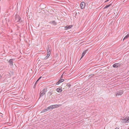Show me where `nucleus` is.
Returning a JSON list of instances; mask_svg holds the SVG:
<instances>
[{
    "mask_svg": "<svg viewBox=\"0 0 129 129\" xmlns=\"http://www.w3.org/2000/svg\"><path fill=\"white\" fill-rule=\"evenodd\" d=\"M42 77H40L37 80V81L35 82V84H36L37 83V82Z\"/></svg>",
    "mask_w": 129,
    "mask_h": 129,
    "instance_id": "nucleus-20",
    "label": "nucleus"
},
{
    "mask_svg": "<svg viewBox=\"0 0 129 129\" xmlns=\"http://www.w3.org/2000/svg\"><path fill=\"white\" fill-rule=\"evenodd\" d=\"M36 84H35V83L34 86V88H35V87H36Z\"/></svg>",
    "mask_w": 129,
    "mask_h": 129,
    "instance_id": "nucleus-28",
    "label": "nucleus"
},
{
    "mask_svg": "<svg viewBox=\"0 0 129 129\" xmlns=\"http://www.w3.org/2000/svg\"><path fill=\"white\" fill-rule=\"evenodd\" d=\"M14 59H10L8 61L9 64L11 66H13V61Z\"/></svg>",
    "mask_w": 129,
    "mask_h": 129,
    "instance_id": "nucleus-4",
    "label": "nucleus"
},
{
    "mask_svg": "<svg viewBox=\"0 0 129 129\" xmlns=\"http://www.w3.org/2000/svg\"><path fill=\"white\" fill-rule=\"evenodd\" d=\"M42 77H40L37 80V81L35 82V84H36L37 83V82Z\"/></svg>",
    "mask_w": 129,
    "mask_h": 129,
    "instance_id": "nucleus-18",
    "label": "nucleus"
},
{
    "mask_svg": "<svg viewBox=\"0 0 129 129\" xmlns=\"http://www.w3.org/2000/svg\"><path fill=\"white\" fill-rule=\"evenodd\" d=\"M51 52H47V55L50 56L51 54Z\"/></svg>",
    "mask_w": 129,
    "mask_h": 129,
    "instance_id": "nucleus-23",
    "label": "nucleus"
},
{
    "mask_svg": "<svg viewBox=\"0 0 129 129\" xmlns=\"http://www.w3.org/2000/svg\"><path fill=\"white\" fill-rule=\"evenodd\" d=\"M2 78V76L0 75V79H1Z\"/></svg>",
    "mask_w": 129,
    "mask_h": 129,
    "instance_id": "nucleus-29",
    "label": "nucleus"
},
{
    "mask_svg": "<svg viewBox=\"0 0 129 129\" xmlns=\"http://www.w3.org/2000/svg\"><path fill=\"white\" fill-rule=\"evenodd\" d=\"M62 76H61V77L60 78V80H61V81L62 82H63L64 81V79H61V77Z\"/></svg>",
    "mask_w": 129,
    "mask_h": 129,
    "instance_id": "nucleus-22",
    "label": "nucleus"
},
{
    "mask_svg": "<svg viewBox=\"0 0 129 129\" xmlns=\"http://www.w3.org/2000/svg\"><path fill=\"white\" fill-rule=\"evenodd\" d=\"M67 85L69 87H70L71 86V85L70 83H68L67 84Z\"/></svg>",
    "mask_w": 129,
    "mask_h": 129,
    "instance_id": "nucleus-16",
    "label": "nucleus"
},
{
    "mask_svg": "<svg viewBox=\"0 0 129 129\" xmlns=\"http://www.w3.org/2000/svg\"><path fill=\"white\" fill-rule=\"evenodd\" d=\"M123 91L122 90H121L119 92H117L116 94V96L121 95L123 93Z\"/></svg>",
    "mask_w": 129,
    "mask_h": 129,
    "instance_id": "nucleus-8",
    "label": "nucleus"
},
{
    "mask_svg": "<svg viewBox=\"0 0 129 129\" xmlns=\"http://www.w3.org/2000/svg\"><path fill=\"white\" fill-rule=\"evenodd\" d=\"M121 64V63H115L113 64V67L114 68H117Z\"/></svg>",
    "mask_w": 129,
    "mask_h": 129,
    "instance_id": "nucleus-3",
    "label": "nucleus"
},
{
    "mask_svg": "<svg viewBox=\"0 0 129 129\" xmlns=\"http://www.w3.org/2000/svg\"><path fill=\"white\" fill-rule=\"evenodd\" d=\"M111 5V4H110L108 5H107L104 8V9H105L106 8H107L108 7H109Z\"/></svg>",
    "mask_w": 129,
    "mask_h": 129,
    "instance_id": "nucleus-13",
    "label": "nucleus"
},
{
    "mask_svg": "<svg viewBox=\"0 0 129 129\" xmlns=\"http://www.w3.org/2000/svg\"><path fill=\"white\" fill-rule=\"evenodd\" d=\"M46 110L45 109H44V110H43L42 111V112H46Z\"/></svg>",
    "mask_w": 129,
    "mask_h": 129,
    "instance_id": "nucleus-25",
    "label": "nucleus"
},
{
    "mask_svg": "<svg viewBox=\"0 0 129 129\" xmlns=\"http://www.w3.org/2000/svg\"><path fill=\"white\" fill-rule=\"evenodd\" d=\"M88 51V49H87L85 51H84L82 53V56H81V59L84 56V55H85V53Z\"/></svg>",
    "mask_w": 129,
    "mask_h": 129,
    "instance_id": "nucleus-7",
    "label": "nucleus"
},
{
    "mask_svg": "<svg viewBox=\"0 0 129 129\" xmlns=\"http://www.w3.org/2000/svg\"><path fill=\"white\" fill-rule=\"evenodd\" d=\"M49 23L54 25H57V23L54 20L50 21L49 22Z\"/></svg>",
    "mask_w": 129,
    "mask_h": 129,
    "instance_id": "nucleus-9",
    "label": "nucleus"
},
{
    "mask_svg": "<svg viewBox=\"0 0 129 129\" xmlns=\"http://www.w3.org/2000/svg\"><path fill=\"white\" fill-rule=\"evenodd\" d=\"M61 82V80L60 79H59V80L56 83V85H58Z\"/></svg>",
    "mask_w": 129,
    "mask_h": 129,
    "instance_id": "nucleus-12",
    "label": "nucleus"
},
{
    "mask_svg": "<svg viewBox=\"0 0 129 129\" xmlns=\"http://www.w3.org/2000/svg\"><path fill=\"white\" fill-rule=\"evenodd\" d=\"M21 18L18 15H16L15 17V21L16 22H21Z\"/></svg>",
    "mask_w": 129,
    "mask_h": 129,
    "instance_id": "nucleus-2",
    "label": "nucleus"
},
{
    "mask_svg": "<svg viewBox=\"0 0 129 129\" xmlns=\"http://www.w3.org/2000/svg\"><path fill=\"white\" fill-rule=\"evenodd\" d=\"M47 89L46 88H44L40 92V98L43 96L45 94L46 92L47 91Z\"/></svg>",
    "mask_w": 129,
    "mask_h": 129,
    "instance_id": "nucleus-1",
    "label": "nucleus"
},
{
    "mask_svg": "<svg viewBox=\"0 0 129 129\" xmlns=\"http://www.w3.org/2000/svg\"><path fill=\"white\" fill-rule=\"evenodd\" d=\"M74 14L75 15V16H76L77 14V13L76 12H75L74 13Z\"/></svg>",
    "mask_w": 129,
    "mask_h": 129,
    "instance_id": "nucleus-26",
    "label": "nucleus"
},
{
    "mask_svg": "<svg viewBox=\"0 0 129 129\" xmlns=\"http://www.w3.org/2000/svg\"><path fill=\"white\" fill-rule=\"evenodd\" d=\"M45 109L46 110V111L49 110V109H48V107H47Z\"/></svg>",
    "mask_w": 129,
    "mask_h": 129,
    "instance_id": "nucleus-27",
    "label": "nucleus"
},
{
    "mask_svg": "<svg viewBox=\"0 0 129 129\" xmlns=\"http://www.w3.org/2000/svg\"><path fill=\"white\" fill-rule=\"evenodd\" d=\"M1 0H0V1H1Z\"/></svg>",
    "mask_w": 129,
    "mask_h": 129,
    "instance_id": "nucleus-33",
    "label": "nucleus"
},
{
    "mask_svg": "<svg viewBox=\"0 0 129 129\" xmlns=\"http://www.w3.org/2000/svg\"><path fill=\"white\" fill-rule=\"evenodd\" d=\"M109 1V0H107L106 1H105V2H107V1Z\"/></svg>",
    "mask_w": 129,
    "mask_h": 129,
    "instance_id": "nucleus-31",
    "label": "nucleus"
},
{
    "mask_svg": "<svg viewBox=\"0 0 129 129\" xmlns=\"http://www.w3.org/2000/svg\"><path fill=\"white\" fill-rule=\"evenodd\" d=\"M73 26L72 25H67L64 28L66 29H69L71 28Z\"/></svg>",
    "mask_w": 129,
    "mask_h": 129,
    "instance_id": "nucleus-10",
    "label": "nucleus"
},
{
    "mask_svg": "<svg viewBox=\"0 0 129 129\" xmlns=\"http://www.w3.org/2000/svg\"><path fill=\"white\" fill-rule=\"evenodd\" d=\"M127 35V36H128L129 37V33Z\"/></svg>",
    "mask_w": 129,
    "mask_h": 129,
    "instance_id": "nucleus-32",
    "label": "nucleus"
},
{
    "mask_svg": "<svg viewBox=\"0 0 129 129\" xmlns=\"http://www.w3.org/2000/svg\"><path fill=\"white\" fill-rule=\"evenodd\" d=\"M42 77H40L37 80V81L35 82V84H36L37 83V82Z\"/></svg>",
    "mask_w": 129,
    "mask_h": 129,
    "instance_id": "nucleus-19",
    "label": "nucleus"
},
{
    "mask_svg": "<svg viewBox=\"0 0 129 129\" xmlns=\"http://www.w3.org/2000/svg\"><path fill=\"white\" fill-rule=\"evenodd\" d=\"M129 37V36H127V35H126V36H125V37H124L123 39V40H125L127 39L128 37Z\"/></svg>",
    "mask_w": 129,
    "mask_h": 129,
    "instance_id": "nucleus-15",
    "label": "nucleus"
},
{
    "mask_svg": "<svg viewBox=\"0 0 129 129\" xmlns=\"http://www.w3.org/2000/svg\"><path fill=\"white\" fill-rule=\"evenodd\" d=\"M61 106V105H51L52 109Z\"/></svg>",
    "mask_w": 129,
    "mask_h": 129,
    "instance_id": "nucleus-6",
    "label": "nucleus"
},
{
    "mask_svg": "<svg viewBox=\"0 0 129 129\" xmlns=\"http://www.w3.org/2000/svg\"><path fill=\"white\" fill-rule=\"evenodd\" d=\"M52 94V92L51 91H49L48 93V94H49V96L51 95Z\"/></svg>",
    "mask_w": 129,
    "mask_h": 129,
    "instance_id": "nucleus-14",
    "label": "nucleus"
},
{
    "mask_svg": "<svg viewBox=\"0 0 129 129\" xmlns=\"http://www.w3.org/2000/svg\"><path fill=\"white\" fill-rule=\"evenodd\" d=\"M51 52V51L49 47L47 49V52Z\"/></svg>",
    "mask_w": 129,
    "mask_h": 129,
    "instance_id": "nucleus-21",
    "label": "nucleus"
},
{
    "mask_svg": "<svg viewBox=\"0 0 129 129\" xmlns=\"http://www.w3.org/2000/svg\"><path fill=\"white\" fill-rule=\"evenodd\" d=\"M56 90L58 92H61L62 91V90L61 88H57L56 89Z\"/></svg>",
    "mask_w": 129,
    "mask_h": 129,
    "instance_id": "nucleus-11",
    "label": "nucleus"
},
{
    "mask_svg": "<svg viewBox=\"0 0 129 129\" xmlns=\"http://www.w3.org/2000/svg\"><path fill=\"white\" fill-rule=\"evenodd\" d=\"M85 3L84 2H82L80 4V8L82 9H83L84 7Z\"/></svg>",
    "mask_w": 129,
    "mask_h": 129,
    "instance_id": "nucleus-5",
    "label": "nucleus"
},
{
    "mask_svg": "<svg viewBox=\"0 0 129 129\" xmlns=\"http://www.w3.org/2000/svg\"><path fill=\"white\" fill-rule=\"evenodd\" d=\"M48 107V109L49 110L50 109H52V106L51 105L50 106H49V107Z\"/></svg>",
    "mask_w": 129,
    "mask_h": 129,
    "instance_id": "nucleus-24",
    "label": "nucleus"
},
{
    "mask_svg": "<svg viewBox=\"0 0 129 129\" xmlns=\"http://www.w3.org/2000/svg\"><path fill=\"white\" fill-rule=\"evenodd\" d=\"M49 56H49V55L47 54V56L45 57L44 59H47L48 58Z\"/></svg>",
    "mask_w": 129,
    "mask_h": 129,
    "instance_id": "nucleus-17",
    "label": "nucleus"
},
{
    "mask_svg": "<svg viewBox=\"0 0 129 129\" xmlns=\"http://www.w3.org/2000/svg\"><path fill=\"white\" fill-rule=\"evenodd\" d=\"M115 129H119V128L118 127H116Z\"/></svg>",
    "mask_w": 129,
    "mask_h": 129,
    "instance_id": "nucleus-30",
    "label": "nucleus"
}]
</instances>
